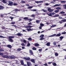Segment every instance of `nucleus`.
<instances>
[{
  "label": "nucleus",
  "mask_w": 66,
  "mask_h": 66,
  "mask_svg": "<svg viewBox=\"0 0 66 66\" xmlns=\"http://www.w3.org/2000/svg\"><path fill=\"white\" fill-rule=\"evenodd\" d=\"M9 58L11 59H14L16 58V57L14 55H12L9 56Z\"/></svg>",
  "instance_id": "nucleus-1"
},
{
  "label": "nucleus",
  "mask_w": 66,
  "mask_h": 66,
  "mask_svg": "<svg viewBox=\"0 0 66 66\" xmlns=\"http://www.w3.org/2000/svg\"><path fill=\"white\" fill-rule=\"evenodd\" d=\"M54 14H55V13L54 12L51 13H50V14L47 13V14L49 16H51H51H52V15H54Z\"/></svg>",
  "instance_id": "nucleus-2"
},
{
  "label": "nucleus",
  "mask_w": 66,
  "mask_h": 66,
  "mask_svg": "<svg viewBox=\"0 0 66 66\" xmlns=\"http://www.w3.org/2000/svg\"><path fill=\"white\" fill-rule=\"evenodd\" d=\"M21 58L22 59H24V60H26L27 61H29V60H30V58L29 57H28L27 58H26V57H21Z\"/></svg>",
  "instance_id": "nucleus-3"
},
{
  "label": "nucleus",
  "mask_w": 66,
  "mask_h": 66,
  "mask_svg": "<svg viewBox=\"0 0 66 66\" xmlns=\"http://www.w3.org/2000/svg\"><path fill=\"white\" fill-rule=\"evenodd\" d=\"M9 4H8V5H10V6H12V5H13V2L11 1H9Z\"/></svg>",
  "instance_id": "nucleus-4"
},
{
  "label": "nucleus",
  "mask_w": 66,
  "mask_h": 66,
  "mask_svg": "<svg viewBox=\"0 0 66 66\" xmlns=\"http://www.w3.org/2000/svg\"><path fill=\"white\" fill-rule=\"evenodd\" d=\"M2 57L3 58H9V56L6 55H2Z\"/></svg>",
  "instance_id": "nucleus-5"
},
{
  "label": "nucleus",
  "mask_w": 66,
  "mask_h": 66,
  "mask_svg": "<svg viewBox=\"0 0 66 66\" xmlns=\"http://www.w3.org/2000/svg\"><path fill=\"white\" fill-rule=\"evenodd\" d=\"M54 34L55 35V36H56V37H60V36H61V34L60 33L57 34V35L56 34Z\"/></svg>",
  "instance_id": "nucleus-6"
},
{
  "label": "nucleus",
  "mask_w": 66,
  "mask_h": 66,
  "mask_svg": "<svg viewBox=\"0 0 66 66\" xmlns=\"http://www.w3.org/2000/svg\"><path fill=\"white\" fill-rule=\"evenodd\" d=\"M32 26H25V28L27 29L31 28L32 27Z\"/></svg>",
  "instance_id": "nucleus-7"
},
{
  "label": "nucleus",
  "mask_w": 66,
  "mask_h": 66,
  "mask_svg": "<svg viewBox=\"0 0 66 66\" xmlns=\"http://www.w3.org/2000/svg\"><path fill=\"white\" fill-rule=\"evenodd\" d=\"M27 63L28 66H31L32 65V64H31V63H30V62H27Z\"/></svg>",
  "instance_id": "nucleus-8"
},
{
  "label": "nucleus",
  "mask_w": 66,
  "mask_h": 66,
  "mask_svg": "<svg viewBox=\"0 0 66 66\" xmlns=\"http://www.w3.org/2000/svg\"><path fill=\"white\" fill-rule=\"evenodd\" d=\"M34 29H27V30L28 31H33Z\"/></svg>",
  "instance_id": "nucleus-9"
},
{
  "label": "nucleus",
  "mask_w": 66,
  "mask_h": 66,
  "mask_svg": "<svg viewBox=\"0 0 66 66\" xmlns=\"http://www.w3.org/2000/svg\"><path fill=\"white\" fill-rule=\"evenodd\" d=\"M21 50H22V49H21L20 48H19L17 49V51H18V52H19V51H20Z\"/></svg>",
  "instance_id": "nucleus-10"
},
{
  "label": "nucleus",
  "mask_w": 66,
  "mask_h": 66,
  "mask_svg": "<svg viewBox=\"0 0 66 66\" xmlns=\"http://www.w3.org/2000/svg\"><path fill=\"white\" fill-rule=\"evenodd\" d=\"M35 2L37 3H41V2H42V3L43 2V1H36Z\"/></svg>",
  "instance_id": "nucleus-11"
},
{
  "label": "nucleus",
  "mask_w": 66,
  "mask_h": 66,
  "mask_svg": "<svg viewBox=\"0 0 66 66\" xmlns=\"http://www.w3.org/2000/svg\"><path fill=\"white\" fill-rule=\"evenodd\" d=\"M2 2H3V3H7V1L5 0H2Z\"/></svg>",
  "instance_id": "nucleus-12"
},
{
  "label": "nucleus",
  "mask_w": 66,
  "mask_h": 66,
  "mask_svg": "<svg viewBox=\"0 0 66 66\" xmlns=\"http://www.w3.org/2000/svg\"><path fill=\"white\" fill-rule=\"evenodd\" d=\"M18 35V36H21L22 35V34H21L20 33H18L17 35Z\"/></svg>",
  "instance_id": "nucleus-13"
},
{
  "label": "nucleus",
  "mask_w": 66,
  "mask_h": 66,
  "mask_svg": "<svg viewBox=\"0 0 66 66\" xmlns=\"http://www.w3.org/2000/svg\"><path fill=\"white\" fill-rule=\"evenodd\" d=\"M7 47H8V48H10V49L12 47V46L10 45H7Z\"/></svg>",
  "instance_id": "nucleus-14"
},
{
  "label": "nucleus",
  "mask_w": 66,
  "mask_h": 66,
  "mask_svg": "<svg viewBox=\"0 0 66 66\" xmlns=\"http://www.w3.org/2000/svg\"><path fill=\"white\" fill-rule=\"evenodd\" d=\"M61 4H55V5H54L53 6L54 7H55L56 6H60Z\"/></svg>",
  "instance_id": "nucleus-15"
},
{
  "label": "nucleus",
  "mask_w": 66,
  "mask_h": 66,
  "mask_svg": "<svg viewBox=\"0 0 66 66\" xmlns=\"http://www.w3.org/2000/svg\"><path fill=\"white\" fill-rule=\"evenodd\" d=\"M21 65H24V63H23V60H22L21 61Z\"/></svg>",
  "instance_id": "nucleus-16"
},
{
  "label": "nucleus",
  "mask_w": 66,
  "mask_h": 66,
  "mask_svg": "<svg viewBox=\"0 0 66 66\" xmlns=\"http://www.w3.org/2000/svg\"><path fill=\"white\" fill-rule=\"evenodd\" d=\"M30 61L32 62V63H35V61H34V59H31L30 60Z\"/></svg>",
  "instance_id": "nucleus-17"
},
{
  "label": "nucleus",
  "mask_w": 66,
  "mask_h": 66,
  "mask_svg": "<svg viewBox=\"0 0 66 66\" xmlns=\"http://www.w3.org/2000/svg\"><path fill=\"white\" fill-rule=\"evenodd\" d=\"M56 26V24H54V25H52V26H51V27L52 28H54V27H55Z\"/></svg>",
  "instance_id": "nucleus-18"
},
{
  "label": "nucleus",
  "mask_w": 66,
  "mask_h": 66,
  "mask_svg": "<svg viewBox=\"0 0 66 66\" xmlns=\"http://www.w3.org/2000/svg\"><path fill=\"white\" fill-rule=\"evenodd\" d=\"M29 52L30 53H31V54H33V52L31 50H29Z\"/></svg>",
  "instance_id": "nucleus-19"
},
{
  "label": "nucleus",
  "mask_w": 66,
  "mask_h": 66,
  "mask_svg": "<svg viewBox=\"0 0 66 66\" xmlns=\"http://www.w3.org/2000/svg\"><path fill=\"white\" fill-rule=\"evenodd\" d=\"M9 39H11L12 38H14V37L13 36H10L9 37Z\"/></svg>",
  "instance_id": "nucleus-20"
},
{
  "label": "nucleus",
  "mask_w": 66,
  "mask_h": 66,
  "mask_svg": "<svg viewBox=\"0 0 66 66\" xmlns=\"http://www.w3.org/2000/svg\"><path fill=\"white\" fill-rule=\"evenodd\" d=\"M55 34H53L52 35H51V36H49L48 37H53L54 36H55Z\"/></svg>",
  "instance_id": "nucleus-21"
},
{
  "label": "nucleus",
  "mask_w": 66,
  "mask_h": 66,
  "mask_svg": "<svg viewBox=\"0 0 66 66\" xmlns=\"http://www.w3.org/2000/svg\"><path fill=\"white\" fill-rule=\"evenodd\" d=\"M50 45V43H47V44H46V46H49Z\"/></svg>",
  "instance_id": "nucleus-22"
},
{
  "label": "nucleus",
  "mask_w": 66,
  "mask_h": 66,
  "mask_svg": "<svg viewBox=\"0 0 66 66\" xmlns=\"http://www.w3.org/2000/svg\"><path fill=\"white\" fill-rule=\"evenodd\" d=\"M3 9H4V7L1 6H0V10H2Z\"/></svg>",
  "instance_id": "nucleus-23"
},
{
  "label": "nucleus",
  "mask_w": 66,
  "mask_h": 66,
  "mask_svg": "<svg viewBox=\"0 0 66 66\" xmlns=\"http://www.w3.org/2000/svg\"><path fill=\"white\" fill-rule=\"evenodd\" d=\"M9 39V42H13V40L12 39Z\"/></svg>",
  "instance_id": "nucleus-24"
},
{
  "label": "nucleus",
  "mask_w": 66,
  "mask_h": 66,
  "mask_svg": "<svg viewBox=\"0 0 66 66\" xmlns=\"http://www.w3.org/2000/svg\"><path fill=\"white\" fill-rule=\"evenodd\" d=\"M55 55L56 56H57L59 55V54H58L57 53H55Z\"/></svg>",
  "instance_id": "nucleus-25"
},
{
  "label": "nucleus",
  "mask_w": 66,
  "mask_h": 66,
  "mask_svg": "<svg viewBox=\"0 0 66 66\" xmlns=\"http://www.w3.org/2000/svg\"><path fill=\"white\" fill-rule=\"evenodd\" d=\"M23 19H24V20H28V17H24L23 18Z\"/></svg>",
  "instance_id": "nucleus-26"
},
{
  "label": "nucleus",
  "mask_w": 66,
  "mask_h": 66,
  "mask_svg": "<svg viewBox=\"0 0 66 66\" xmlns=\"http://www.w3.org/2000/svg\"><path fill=\"white\" fill-rule=\"evenodd\" d=\"M54 12L56 13H58V12H59V10H55L54 11Z\"/></svg>",
  "instance_id": "nucleus-27"
},
{
  "label": "nucleus",
  "mask_w": 66,
  "mask_h": 66,
  "mask_svg": "<svg viewBox=\"0 0 66 66\" xmlns=\"http://www.w3.org/2000/svg\"><path fill=\"white\" fill-rule=\"evenodd\" d=\"M36 22L37 23H38L40 22V21L39 20H36Z\"/></svg>",
  "instance_id": "nucleus-28"
},
{
  "label": "nucleus",
  "mask_w": 66,
  "mask_h": 66,
  "mask_svg": "<svg viewBox=\"0 0 66 66\" xmlns=\"http://www.w3.org/2000/svg\"><path fill=\"white\" fill-rule=\"evenodd\" d=\"M64 38V37L61 36L60 37V39L61 40H62V39Z\"/></svg>",
  "instance_id": "nucleus-29"
},
{
  "label": "nucleus",
  "mask_w": 66,
  "mask_h": 66,
  "mask_svg": "<svg viewBox=\"0 0 66 66\" xmlns=\"http://www.w3.org/2000/svg\"><path fill=\"white\" fill-rule=\"evenodd\" d=\"M32 7H33V6H30L28 7V8L29 9H32Z\"/></svg>",
  "instance_id": "nucleus-30"
},
{
  "label": "nucleus",
  "mask_w": 66,
  "mask_h": 66,
  "mask_svg": "<svg viewBox=\"0 0 66 66\" xmlns=\"http://www.w3.org/2000/svg\"><path fill=\"white\" fill-rule=\"evenodd\" d=\"M52 64L53 66H56V64L55 63H53Z\"/></svg>",
  "instance_id": "nucleus-31"
},
{
  "label": "nucleus",
  "mask_w": 66,
  "mask_h": 66,
  "mask_svg": "<svg viewBox=\"0 0 66 66\" xmlns=\"http://www.w3.org/2000/svg\"><path fill=\"white\" fill-rule=\"evenodd\" d=\"M44 35H42L40 36V37H42V38H43V37H44Z\"/></svg>",
  "instance_id": "nucleus-32"
},
{
  "label": "nucleus",
  "mask_w": 66,
  "mask_h": 66,
  "mask_svg": "<svg viewBox=\"0 0 66 66\" xmlns=\"http://www.w3.org/2000/svg\"><path fill=\"white\" fill-rule=\"evenodd\" d=\"M66 21V20L65 19H64V20H61V21L62 22H65Z\"/></svg>",
  "instance_id": "nucleus-33"
},
{
  "label": "nucleus",
  "mask_w": 66,
  "mask_h": 66,
  "mask_svg": "<svg viewBox=\"0 0 66 66\" xmlns=\"http://www.w3.org/2000/svg\"><path fill=\"white\" fill-rule=\"evenodd\" d=\"M11 24H15V22L12 21L11 23Z\"/></svg>",
  "instance_id": "nucleus-34"
},
{
  "label": "nucleus",
  "mask_w": 66,
  "mask_h": 66,
  "mask_svg": "<svg viewBox=\"0 0 66 66\" xmlns=\"http://www.w3.org/2000/svg\"><path fill=\"white\" fill-rule=\"evenodd\" d=\"M61 3H65L66 1H62L61 2Z\"/></svg>",
  "instance_id": "nucleus-35"
},
{
  "label": "nucleus",
  "mask_w": 66,
  "mask_h": 66,
  "mask_svg": "<svg viewBox=\"0 0 66 66\" xmlns=\"http://www.w3.org/2000/svg\"><path fill=\"white\" fill-rule=\"evenodd\" d=\"M57 16H59V15L58 14H57L54 16V17H57Z\"/></svg>",
  "instance_id": "nucleus-36"
},
{
  "label": "nucleus",
  "mask_w": 66,
  "mask_h": 66,
  "mask_svg": "<svg viewBox=\"0 0 66 66\" xmlns=\"http://www.w3.org/2000/svg\"><path fill=\"white\" fill-rule=\"evenodd\" d=\"M54 10V9L51 10L49 11V12H53V11Z\"/></svg>",
  "instance_id": "nucleus-37"
},
{
  "label": "nucleus",
  "mask_w": 66,
  "mask_h": 66,
  "mask_svg": "<svg viewBox=\"0 0 66 66\" xmlns=\"http://www.w3.org/2000/svg\"><path fill=\"white\" fill-rule=\"evenodd\" d=\"M60 13L61 14H64L65 13V12H60Z\"/></svg>",
  "instance_id": "nucleus-38"
},
{
  "label": "nucleus",
  "mask_w": 66,
  "mask_h": 66,
  "mask_svg": "<svg viewBox=\"0 0 66 66\" xmlns=\"http://www.w3.org/2000/svg\"><path fill=\"white\" fill-rule=\"evenodd\" d=\"M28 40H29H29H32V38H28Z\"/></svg>",
  "instance_id": "nucleus-39"
},
{
  "label": "nucleus",
  "mask_w": 66,
  "mask_h": 66,
  "mask_svg": "<svg viewBox=\"0 0 66 66\" xmlns=\"http://www.w3.org/2000/svg\"><path fill=\"white\" fill-rule=\"evenodd\" d=\"M56 9L57 10H60V9H61V8L60 7H57Z\"/></svg>",
  "instance_id": "nucleus-40"
},
{
  "label": "nucleus",
  "mask_w": 66,
  "mask_h": 66,
  "mask_svg": "<svg viewBox=\"0 0 66 66\" xmlns=\"http://www.w3.org/2000/svg\"><path fill=\"white\" fill-rule=\"evenodd\" d=\"M3 55V53H0V55Z\"/></svg>",
  "instance_id": "nucleus-41"
},
{
  "label": "nucleus",
  "mask_w": 66,
  "mask_h": 66,
  "mask_svg": "<svg viewBox=\"0 0 66 66\" xmlns=\"http://www.w3.org/2000/svg\"><path fill=\"white\" fill-rule=\"evenodd\" d=\"M42 10L43 12H47V11L46 10H44V9H43Z\"/></svg>",
  "instance_id": "nucleus-42"
},
{
  "label": "nucleus",
  "mask_w": 66,
  "mask_h": 66,
  "mask_svg": "<svg viewBox=\"0 0 66 66\" xmlns=\"http://www.w3.org/2000/svg\"><path fill=\"white\" fill-rule=\"evenodd\" d=\"M28 20H30L29 21V22H30V21H31L32 20V19H28Z\"/></svg>",
  "instance_id": "nucleus-43"
},
{
  "label": "nucleus",
  "mask_w": 66,
  "mask_h": 66,
  "mask_svg": "<svg viewBox=\"0 0 66 66\" xmlns=\"http://www.w3.org/2000/svg\"><path fill=\"white\" fill-rule=\"evenodd\" d=\"M39 45V44H38L36 43L35 44V46H38Z\"/></svg>",
  "instance_id": "nucleus-44"
},
{
  "label": "nucleus",
  "mask_w": 66,
  "mask_h": 66,
  "mask_svg": "<svg viewBox=\"0 0 66 66\" xmlns=\"http://www.w3.org/2000/svg\"><path fill=\"white\" fill-rule=\"evenodd\" d=\"M45 5L46 6H48V5H49V4H48V3H46Z\"/></svg>",
  "instance_id": "nucleus-45"
},
{
  "label": "nucleus",
  "mask_w": 66,
  "mask_h": 66,
  "mask_svg": "<svg viewBox=\"0 0 66 66\" xmlns=\"http://www.w3.org/2000/svg\"><path fill=\"white\" fill-rule=\"evenodd\" d=\"M14 11H16V12H17V11H19V10H18V9H15V10H14Z\"/></svg>",
  "instance_id": "nucleus-46"
},
{
  "label": "nucleus",
  "mask_w": 66,
  "mask_h": 66,
  "mask_svg": "<svg viewBox=\"0 0 66 66\" xmlns=\"http://www.w3.org/2000/svg\"><path fill=\"white\" fill-rule=\"evenodd\" d=\"M2 51H4V50L2 49H0V52H2Z\"/></svg>",
  "instance_id": "nucleus-47"
},
{
  "label": "nucleus",
  "mask_w": 66,
  "mask_h": 66,
  "mask_svg": "<svg viewBox=\"0 0 66 66\" xmlns=\"http://www.w3.org/2000/svg\"><path fill=\"white\" fill-rule=\"evenodd\" d=\"M23 41L24 43H26L27 42V41H26V40H23Z\"/></svg>",
  "instance_id": "nucleus-48"
},
{
  "label": "nucleus",
  "mask_w": 66,
  "mask_h": 66,
  "mask_svg": "<svg viewBox=\"0 0 66 66\" xmlns=\"http://www.w3.org/2000/svg\"><path fill=\"white\" fill-rule=\"evenodd\" d=\"M0 38H5V37H4L2 36H0Z\"/></svg>",
  "instance_id": "nucleus-49"
},
{
  "label": "nucleus",
  "mask_w": 66,
  "mask_h": 66,
  "mask_svg": "<svg viewBox=\"0 0 66 66\" xmlns=\"http://www.w3.org/2000/svg\"><path fill=\"white\" fill-rule=\"evenodd\" d=\"M31 17H34L35 16V15L34 14H32V15H31Z\"/></svg>",
  "instance_id": "nucleus-50"
},
{
  "label": "nucleus",
  "mask_w": 66,
  "mask_h": 66,
  "mask_svg": "<svg viewBox=\"0 0 66 66\" xmlns=\"http://www.w3.org/2000/svg\"><path fill=\"white\" fill-rule=\"evenodd\" d=\"M44 39V38H40V40H43V39Z\"/></svg>",
  "instance_id": "nucleus-51"
},
{
  "label": "nucleus",
  "mask_w": 66,
  "mask_h": 66,
  "mask_svg": "<svg viewBox=\"0 0 66 66\" xmlns=\"http://www.w3.org/2000/svg\"><path fill=\"white\" fill-rule=\"evenodd\" d=\"M63 6H64V9H66V5H64Z\"/></svg>",
  "instance_id": "nucleus-52"
},
{
  "label": "nucleus",
  "mask_w": 66,
  "mask_h": 66,
  "mask_svg": "<svg viewBox=\"0 0 66 66\" xmlns=\"http://www.w3.org/2000/svg\"><path fill=\"white\" fill-rule=\"evenodd\" d=\"M40 26H44V24L43 23H40Z\"/></svg>",
  "instance_id": "nucleus-53"
},
{
  "label": "nucleus",
  "mask_w": 66,
  "mask_h": 66,
  "mask_svg": "<svg viewBox=\"0 0 66 66\" xmlns=\"http://www.w3.org/2000/svg\"><path fill=\"white\" fill-rule=\"evenodd\" d=\"M30 46V44L29 43H28V44H27V46L28 47H29V46Z\"/></svg>",
  "instance_id": "nucleus-54"
},
{
  "label": "nucleus",
  "mask_w": 66,
  "mask_h": 66,
  "mask_svg": "<svg viewBox=\"0 0 66 66\" xmlns=\"http://www.w3.org/2000/svg\"><path fill=\"white\" fill-rule=\"evenodd\" d=\"M21 3H26L24 1H21Z\"/></svg>",
  "instance_id": "nucleus-55"
},
{
  "label": "nucleus",
  "mask_w": 66,
  "mask_h": 66,
  "mask_svg": "<svg viewBox=\"0 0 66 66\" xmlns=\"http://www.w3.org/2000/svg\"><path fill=\"white\" fill-rule=\"evenodd\" d=\"M66 32H62V34H66Z\"/></svg>",
  "instance_id": "nucleus-56"
},
{
  "label": "nucleus",
  "mask_w": 66,
  "mask_h": 66,
  "mask_svg": "<svg viewBox=\"0 0 66 66\" xmlns=\"http://www.w3.org/2000/svg\"><path fill=\"white\" fill-rule=\"evenodd\" d=\"M28 25H31V24H32L31 23V22H30L28 24Z\"/></svg>",
  "instance_id": "nucleus-57"
},
{
  "label": "nucleus",
  "mask_w": 66,
  "mask_h": 66,
  "mask_svg": "<svg viewBox=\"0 0 66 66\" xmlns=\"http://www.w3.org/2000/svg\"><path fill=\"white\" fill-rule=\"evenodd\" d=\"M53 45H56V42H54L53 43Z\"/></svg>",
  "instance_id": "nucleus-58"
},
{
  "label": "nucleus",
  "mask_w": 66,
  "mask_h": 66,
  "mask_svg": "<svg viewBox=\"0 0 66 66\" xmlns=\"http://www.w3.org/2000/svg\"><path fill=\"white\" fill-rule=\"evenodd\" d=\"M47 10L48 11H50L51 10V8H48Z\"/></svg>",
  "instance_id": "nucleus-59"
},
{
  "label": "nucleus",
  "mask_w": 66,
  "mask_h": 66,
  "mask_svg": "<svg viewBox=\"0 0 66 66\" xmlns=\"http://www.w3.org/2000/svg\"><path fill=\"white\" fill-rule=\"evenodd\" d=\"M21 45L22 46H24V43H22L21 44Z\"/></svg>",
  "instance_id": "nucleus-60"
},
{
  "label": "nucleus",
  "mask_w": 66,
  "mask_h": 66,
  "mask_svg": "<svg viewBox=\"0 0 66 66\" xmlns=\"http://www.w3.org/2000/svg\"><path fill=\"white\" fill-rule=\"evenodd\" d=\"M32 11H33V12H35V11H37V10H32Z\"/></svg>",
  "instance_id": "nucleus-61"
},
{
  "label": "nucleus",
  "mask_w": 66,
  "mask_h": 66,
  "mask_svg": "<svg viewBox=\"0 0 66 66\" xmlns=\"http://www.w3.org/2000/svg\"><path fill=\"white\" fill-rule=\"evenodd\" d=\"M32 49L33 50H36V48H35V47H33L32 48Z\"/></svg>",
  "instance_id": "nucleus-62"
},
{
  "label": "nucleus",
  "mask_w": 66,
  "mask_h": 66,
  "mask_svg": "<svg viewBox=\"0 0 66 66\" xmlns=\"http://www.w3.org/2000/svg\"><path fill=\"white\" fill-rule=\"evenodd\" d=\"M52 63V62H48V63L49 64H51V63Z\"/></svg>",
  "instance_id": "nucleus-63"
},
{
  "label": "nucleus",
  "mask_w": 66,
  "mask_h": 66,
  "mask_svg": "<svg viewBox=\"0 0 66 66\" xmlns=\"http://www.w3.org/2000/svg\"><path fill=\"white\" fill-rule=\"evenodd\" d=\"M17 5V4L16 3H14L13 4L14 5Z\"/></svg>",
  "instance_id": "nucleus-64"
}]
</instances>
